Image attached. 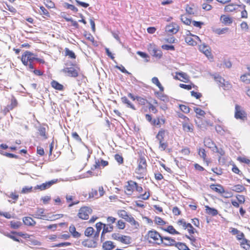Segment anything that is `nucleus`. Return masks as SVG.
I'll return each instance as SVG.
<instances>
[{
  "mask_svg": "<svg viewBox=\"0 0 250 250\" xmlns=\"http://www.w3.org/2000/svg\"><path fill=\"white\" fill-rule=\"evenodd\" d=\"M37 59L35 55L28 51H26L21 56V62L23 64L25 65H28V63H33V62Z\"/></svg>",
  "mask_w": 250,
  "mask_h": 250,
  "instance_id": "1",
  "label": "nucleus"
},
{
  "mask_svg": "<svg viewBox=\"0 0 250 250\" xmlns=\"http://www.w3.org/2000/svg\"><path fill=\"white\" fill-rule=\"evenodd\" d=\"M148 237L153 239L158 245L162 244L163 237L156 230H149L148 232Z\"/></svg>",
  "mask_w": 250,
  "mask_h": 250,
  "instance_id": "2",
  "label": "nucleus"
},
{
  "mask_svg": "<svg viewBox=\"0 0 250 250\" xmlns=\"http://www.w3.org/2000/svg\"><path fill=\"white\" fill-rule=\"evenodd\" d=\"M112 239L117 240L125 244L130 243V238L128 236L123 235L119 233H114L111 235Z\"/></svg>",
  "mask_w": 250,
  "mask_h": 250,
  "instance_id": "3",
  "label": "nucleus"
},
{
  "mask_svg": "<svg viewBox=\"0 0 250 250\" xmlns=\"http://www.w3.org/2000/svg\"><path fill=\"white\" fill-rule=\"evenodd\" d=\"M92 209L87 207H83L80 209L78 216L83 220H87L89 218V215L92 213Z\"/></svg>",
  "mask_w": 250,
  "mask_h": 250,
  "instance_id": "4",
  "label": "nucleus"
},
{
  "mask_svg": "<svg viewBox=\"0 0 250 250\" xmlns=\"http://www.w3.org/2000/svg\"><path fill=\"white\" fill-rule=\"evenodd\" d=\"M234 117L236 119L244 120L246 118V113L243 108L238 104L235 106Z\"/></svg>",
  "mask_w": 250,
  "mask_h": 250,
  "instance_id": "5",
  "label": "nucleus"
},
{
  "mask_svg": "<svg viewBox=\"0 0 250 250\" xmlns=\"http://www.w3.org/2000/svg\"><path fill=\"white\" fill-rule=\"evenodd\" d=\"M148 50L150 54L155 57L160 58L162 55L161 50L158 49L155 45L150 44Z\"/></svg>",
  "mask_w": 250,
  "mask_h": 250,
  "instance_id": "6",
  "label": "nucleus"
},
{
  "mask_svg": "<svg viewBox=\"0 0 250 250\" xmlns=\"http://www.w3.org/2000/svg\"><path fill=\"white\" fill-rule=\"evenodd\" d=\"M215 81L218 83L220 86L224 87V89L229 87V84L228 82L225 83V79L219 75H215L214 76Z\"/></svg>",
  "mask_w": 250,
  "mask_h": 250,
  "instance_id": "7",
  "label": "nucleus"
},
{
  "mask_svg": "<svg viewBox=\"0 0 250 250\" xmlns=\"http://www.w3.org/2000/svg\"><path fill=\"white\" fill-rule=\"evenodd\" d=\"M199 50L203 52L208 59L213 58L210 48L208 46L206 45L205 44H202L199 46Z\"/></svg>",
  "mask_w": 250,
  "mask_h": 250,
  "instance_id": "8",
  "label": "nucleus"
},
{
  "mask_svg": "<svg viewBox=\"0 0 250 250\" xmlns=\"http://www.w3.org/2000/svg\"><path fill=\"white\" fill-rule=\"evenodd\" d=\"M177 242L170 237L163 236L162 244L165 246H175Z\"/></svg>",
  "mask_w": 250,
  "mask_h": 250,
  "instance_id": "9",
  "label": "nucleus"
},
{
  "mask_svg": "<svg viewBox=\"0 0 250 250\" xmlns=\"http://www.w3.org/2000/svg\"><path fill=\"white\" fill-rule=\"evenodd\" d=\"M62 71L66 74L68 76L76 77L78 75L77 71L73 67H66Z\"/></svg>",
  "mask_w": 250,
  "mask_h": 250,
  "instance_id": "10",
  "label": "nucleus"
},
{
  "mask_svg": "<svg viewBox=\"0 0 250 250\" xmlns=\"http://www.w3.org/2000/svg\"><path fill=\"white\" fill-rule=\"evenodd\" d=\"M179 30L178 26L175 23H172L166 27V31L169 33L176 34Z\"/></svg>",
  "mask_w": 250,
  "mask_h": 250,
  "instance_id": "11",
  "label": "nucleus"
},
{
  "mask_svg": "<svg viewBox=\"0 0 250 250\" xmlns=\"http://www.w3.org/2000/svg\"><path fill=\"white\" fill-rule=\"evenodd\" d=\"M187 32L188 33L187 34V36L185 37V42L190 45L194 46L195 45L197 44L196 41L193 38H192L193 35L190 33V32L189 31H188Z\"/></svg>",
  "mask_w": 250,
  "mask_h": 250,
  "instance_id": "12",
  "label": "nucleus"
},
{
  "mask_svg": "<svg viewBox=\"0 0 250 250\" xmlns=\"http://www.w3.org/2000/svg\"><path fill=\"white\" fill-rule=\"evenodd\" d=\"M18 104L17 101L15 99V97L12 96L11 100V104H8L4 108V111L5 112H8L10 110H12L13 108H14L15 107L17 106Z\"/></svg>",
  "mask_w": 250,
  "mask_h": 250,
  "instance_id": "13",
  "label": "nucleus"
},
{
  "mask_svg": "<svg viewBox=\"0 0 250 250\" xmlns=\"http://www.w3.org/2000/svg\"><path fill=\"white\" fill-rule=\"evenodd\" d=\"M204 145L210 148L212 151L216 146L215 143L209 138H205L204 141Z\"/></svg>",
  "mask_w": 250,
  "mask_h": 250,
  "instance_id": "14",
  "label": "nucleus"
},
{
  "mask_svg": "<svg viewBox=\"0 0 250 250\" xmlns=\"http://www.w3.org/2000/svg\"><path fill=\"white\" fill-rule=\"evenodd\" d=\"M82 245L88 248H95L97 247V242L94 240H85L82 242Z\"/></svg>",
  "mask_w": 250,
  "mask_h": 250,
  "instance_id": "15",
  "label": "nucleus"
},
{
  "mask_svg": "<svg viewBox=\"0 0 250 250\" xmlns=\"http://www.w3.org/2000/svg\"><path fill=\"white\" fill-rule=\"evenodd\" d=\"M116 247L114 243L111 241H106L103 243L102 248L104 250H112Z\"/></svg>",
  "mask_w": 250,
  "mask_h": 250,
  "instance_id": "16",
  "label": "nucleus"
},
{
  "mask_svg": "<svg viewBox=\"0 0 250 250\" xmlns=\"http://www.w3.org/2000/svg\"><path fill=\"white\" fill-rule=\"evenodd\" d=\"M188 121L183 122L182 123L183 129L186 132H193V126L191 124L188 123Z\"/></svg>",
  "mask_w": 250,
  "mask_h": 250,
  "instance_id": "17",
  "label": "nucleus"
},
{
  "mask_svg": "<svg viewBox=\"0 0 250 250\" xmlns=\"http://www.w3.org/2000/svg\"><path fill=\"white\" fill-rule=\"evenodd\" d=\"M137 185V183L130 181L128 182V185L126 187V190L127 191L128 194H131L134 189H135V187Z\"/></svg>",
  "mask_w": 250,
  "mask_h": 250,
  "instance_id": "18",
  "label": "nucleus"
},
{
  "mask_svg": "<svg viewBox=\"0 0 250 250\" xmlns=\"http://www.w3.org/2000/svg\"><path fill=\"white\" fill-rule=\"evenodd\" d=\"M44 213V209L43 208H38L36 212L35 213V217L39 219H42L44 220H48L46 218V216L43 215Z\"/></svg>",
  "mask_w": 250,
  "mask_h": 250,
  "instance_id": "19",
  "label": "nucleus"
},
{
  "mask_svg": "<svg viewBox=\"0 0 250 250\" xmlns=\"http://www.w3.org/2000/svg\"><path fill=\"white\" fill-rule=\"evenodd\" d=\"M210 188L212 190L220 194H221L222 193V192H224V188L220 184H211L210 186Z\"/></svg>",
  "mask_w": 250,
  "mask_h": 250,
  "instance_id": "20",
  "label": "nucleus"
},
{
  "mask_svg": "<svg viewBox=\"0 0 250 250\" xmlns=\"http://www.w3.org/2000/svg\"><path fill=\"white\" fill-rule=\"evenodd\" d=\"M22 221L25 225L29 226H33L36 224V222L30 217H24Z\"/></svg>",
  "mask_w": 250,
  "mask_h": 250,
  "instance_id": "21",
  "label": "nucleus"
},
{
  "mask_svg": "<svg viewBox=\"0 0 250 250\" xmlns=\"http://www.w3.org/2000/svg\"><path fill=\"white\" fill-rule=\"evenodd\" d=\"M69 231L75 238H79L81 236V234L76 231V228L73 225L70 226L69 228Z\"/></svg>",
  "mask_w": 250,
  "mask_h": 250,
  "instance_id": "22",
  "label": "nucleus"
},
{
  "mask_svg": "<svg viewBox=\"0 0 250 250\" xmlns=\"http://www.w3.org/2000/svg\"><path fill=\"white\" fill-rule=\"evenodd\" d=\"M163 229L171 234H179L180 232L176 230L172 226H169L167 228H163Z\"/></svg>",
  "mask_w": 250,
  "mask_h": 250,
  "instance_id": "23",
  "label": "nucleus"
},
{
  "mask_svg": "<svg viewBox=\"0 0 250 250\" xmlns=\"http://www.w3.org/2000/svg\"><path fill=\"white\" fill-rule=\"evenodd\" d=\"M215 129L217 132L221 135H224L225 133L229 132L226 127L221 125H216L215 127Z\"/></svg>",
  "mask_w": 250,
  "mask_h": 250,
  "instance_id": "24",
  "label": "nucleus"
},
{
  "mask_svg": "<svg viewBox=\"0 0 250 250\" xmlns=\"http://www.w3.org/2000/svg\"><path fill=\"white\" fill-rule=\"evenodd\" d=\"M51 84L52 87L58 90H62L64 88L62 84H60L58 82L54 80H53L51 82Z\"/></svg>",
  "mask_w": 250,
  "mask_h": 250,
  "instance_id": "25",
  "label": "nucleus"
},
{
  "mask_svg": "<svg viewBox=\"0 0 250 250\" xmlns=\"http://www.w3.org/2000/svg\"><path fill=\"white\" fill-rule=\"evenodd\" d=\"M138 168L146 169V159L143 157H141L139 160Z\"/></svg>",
  "mask_w": 250,
  "mask_h": 250,
  "instance_id": "26",
  "label": "nucleus"
},
{
  "mask_svg": "<svg viewBox=\"0 0 250 250\" xmlns=\"http://www.w3.org/2000/svg\"><path fill=\"white\" fill-rule=\"evenodd\" d=\"M146 169L144 168H141L137 167L136 169L135 173L139 175V176H137L138 179L143 178L144 175L146 174Z\"/></svg>",
  "mask_w": 250,
  "mask_h": 250,
  "instance_id": "27",
  "label": "nucleus"
},
{
  "mask_svg": "<svg viewBox=\"0 0 250 250\" xmlns=\"http://www.w3.org/2000/svg\"><path fill=\"white\" fill-rule=\"evenodd\" d=\"M198 154L199 156L203 158L204 161L206 162L207 164H208V161L207 160L206 157V153L205 149L202 148H200L198 149Z\"/></svg>",
  "mask_w": 250,
  "mask_h": 250,
  "instance_id": "28",
  "label": "nucleus"
},
{
  "mask_svg": "<svg viewBox=\"0 0 250 250\" xmlns=\"http://www.w3.org/2000/svg\"><path fill=\"white\" fill-rule=\"evenodd\" d=\"M122 102L125 104L127 107H130L133 110H135V106L131 103L126 97H123L121 98Z\"/></svg>",
  "mask_w": 250,
  "mask_h": 250,
  "instance_id": "29",
  "label": "nucleus"
},
{
  "mask_svg": "<svg viewBox=\"0 0 250 250\" xmlns=\"http://www.w3.org/2000/svg\"><path fill=\"white\" fill-rule=\"evenodd\" d=\"M214 152L217 153L219 155V158L218 161L219 162H220L221 158V156H223L225 154V151L222 148H218L217 146L215 147V148L213 149V151Z\"/></svg>",
  "mask_w": 250,
  "mask_h": 250,
  "instance_id": "30",
  "label": "nucleus"
},
{
  "mask_svg": "<svg viewBox=\"0 0 250 250\" xmlns=\"http://www.w3.org/2000/svg\"><path fill=\"white\" fill-rule=\"evenodd\" d=\"M221 20L225 24H229L232 22V19L230 17L225 15L221 16Z\"/></svg>",
  "mask_w": 250,
  "mask_h": 250,
  "instance_id": "31",
  "label": "nucleus"
},
{
  "mask_svg": "<svg viewBox=\"0 0 250 250\" xmlns=\"http://www.w3.org/2000/svg\"><path fill=\"white\" fill-rule=\"evenodd\" d=\"M151 81L153 84L156 85L158 87V88H159L161 92H163L164 91V88L161 84V83H160L158 78L156 77L152 78Z\"/></svg>",
  "mask_w": 250,
  "mask_h": 250,
  "instance_id": "32",
  "label": "nucleus"
},
{
  "mask_svg": "<svg viewBox=\"0 0 250 250\" xmlns=\"http://www.w3.org/2000/svg\"><path fill=\"white\" fill-rule=\"evenodd\" d=\"M177 224L179 226H182L184 229L191 227V224L190 223H187L184 219L179 220Z\"/></svg>",
  "mask_w": 250,
  "mask_h": 250,
  "instance_id": "33",
  "label": "nucleus"
},
{
  "mask_svg": "<svg viewBox=\"0 0 250 250\" xmlns=\"http://www.w3.org/2000/svg\"><path fill=\"white\" fill-rule=\"evenodd\" d=\"M175 247L179 250H190L185 243L182 242H177Z\"/></svg>",
  "mask_w": 250,
  "mask_h": 250,
  "instance_id": "34",
  "label": "nucleus"
},
{
  "mask_svg": "<svg viewBox=\"0 0 250 250\" xmlns=\"http://www.w3.org/2000/svg\"><path fill=\"white\" fill-rule=\"evenodd\" d=\"M113 229V226L111 224H108L106 225L105 224L104 225V228L103 230V234H104L107 232H111Z\"/></svg>",
  "mask_w": 250,
  "mask_h": 250,
  "instance_id": "35",
  "label": "nucleus"
},
{
  "mask_svg": "<svg viewBox=\"0 0 250 250\" xmlns=\"http://www.w3.org/2000/svg\"><path fill=\"white\" fill-rule=\"evenodd\" d=\"M206 208L207 213L209 215L215 216L218 213L217 210L214 208H211L208 206H206Z\"/></svg>",
  "mask_w": 250,
  "mask_h": 250,
  "instance_id": "36",
  "label": "nucleus"
},
{
  "mask_svg": "<svg viewBox=\"0 0 250 250\" xmlns=\"http://www.w3.org/2000/svg\"><path fill=\"white\" fill-rule=\"evenodd\" d=\"M126 221L130 223L131 225H134L136 228L139 226V223L131 216H127V218H126Z\"/></svg>",
  "mask_w": 250,
  "mask_h": 250,
  "instance_id": "37",
  "label": "nucleus"
},
{
  "mask_svg": "<svg viewBox=\"0 0 250 250\" xmlns=\"http://www.w3.org/2000/svg\"><path fill=\"white\" fill-rule=\"evenodd\" d=\"M240 79L243 82L247 84L250 83V74L249 73L242 75Z\"/></svg>",
  "mask_w": 250,
  "mask_h": 250,
  "instance_id": "38",
  "label": "nucleus"
},
{
  "mask_svg": "<svg viewBox=\"0 0 250 250\" xmlns=\"http://www.w3.org/2000/svg\"><path fill=\"white\" fill-rule=\"evenodd\" d=\"M229 30V28L227 27L223 28H215L213 30V32L218 34L221 35L226 33Z\"/></svg>",
  "mask_w": 250,
  "mask_h": 250,
  "instance_id": "39",
  "label": "nucleus"
},
{
  "mask_svg": "<svg viewBox=\"0 0 250 250\" xmlns=\"http://www.w3.org/2000/svg\"><path fill=\"white\" fill-rule=\"evenodd\" d=\"M232 190L237 192H241L245 189V188L241 185H235L231 188Z\"/></svg>",
  "mask_w": 250,
  "mask_h": 250,
  "instance_id": "40",
  "label": "nucleus"
},
{
  "mask_svg": "<svg viewBox=\"0 0 250 250\" xmlns=\"http://www.w3.org/2000/svg\"><path fill=\"white\" fill-rule=\"evenodd\" d=\"M165 131L164 130H160L157 135H156V138L159 140V142H163L164 138L165 137Z\"/></svg>",
  "mask_w": 250,
  "mask_h": 250,
  "instance_id": "41",
  "label": "nucleus"
},
{
  "mask_svg": "<svg viewBox=\"0 0 250 250\" xmlns=\"http://www.w3.org/2000/svg\"><path fill=\"white\" fill-rule=\"evenodd\" d=\"M65 54L66 56H69L71 59H75L76 55L75 53L71 50H69L68 48H65Z\"/></svg>",
  "mask_w": 250,
  "mask_h": 250,
  "instance_id": "42",
  "label": "nucleus"
},
{
  "mask_svg": "<svg viewBox=\"0 0 250 250\" xmlns=\"http://www.w3.org/2000/svg\"><path fill=\"white\" fill-rule=\"evenodd\" d=\"M38 131L40 135L43 137L44 139H47V137L46 135V129L43 126H40L38 128Z\"/></svg>",
  "mask_w": 250,
  "mask_h": 250,
  "instance_id": "43",
  "label": "nucleus"
},
{
  "mask_svg": "<svg viewBox=\"0 0 250 250\" xmlns=\"http://www.w3.org/2000/svg\"><path fill=\"white\" fill-rule=\"evenodd\" d=\"M181 20L182 22L186 25H190L192 22L191 19L188 18L185 15L182 16Z\"/></svg>",
  "mask_w": 250,
  "mask_h": 250,
  "instance_id": "44",
  "label": "nucleus"
},
{
  "mask_svg": "<svg viewBox=\"0 0 250 250\" xmlns=\"http://www.w3.org/2000/svg\"><path fill=\"white\" fill-rule=\"evenodd\" d=\"M94 232V229L92 227H88L84 231V234L87 237L91 236Z\"/></svg>",
  "mask_w": 250,
  "mask_h": 250,
  "instance_id": "45",
  "label": "nucleus"
},
{
  "mask_svg": "<svg viewBox=\"0 0 250 250\" xmlns=\"http://www.w3.org/2000/svg\"><path fill=\"white\" fill-rule=\"evenodd\" d=\"M21 225V223L19 221H11L10 223L11 227L14 229H17L19 228Z\"/></svg>",
  "mask_w": 250,
  "mask_h": 250,
  "instance_id": "46",
  "label": "nucleus"
},
{
  "mask_svg": "<svg viewBox=\"0 0 250 250\" xmlns=\"http://www.w3.org/2000/svg\"><path fill=\"white\" fill-rule=\"evenodd\" d=\"M222 197L225 198H230L233 196V193L231 191L225 190L224 189V192L221 193Z\"/></svg>",
  "mask_w": 250,
  "mask_h": 250,
  "instance_id": "47",
  "label": "nucleus"
},
{
  "mask_svg": "<svg viewBox=\"0 0 250 250\" xmlns=\"http://www.w3.org/2000/svg\"><path fill=\"white\" fill-rule=\"evenodd\" d=\"M235 10V6L232 4H229L225 6V11L226 12H231Z\"/></svg>",
  "mask_w": 250,
  "mask_h": 250,
  "instance_id": "48",
  "label": "nucleus"
},
{
  "mask_svg": "<svg viewBox=\"0 0 250 250\" xmlns=\"http://www.w3.org/2000/svg\"><path fill=\"white\" fill-rule=\"evenodd\" d=\"M64 6L67 9H70L74 12H77L78 11V9L74 5L68 3H65Z\"/></svg>",
  "mask_w": 250,
  "mask_h": 250,
  "instance_id": "49",
  "label": "nucleus"
},
{
  "mask_svg": "<svg viewBox=\"0 0 250 250\" xmlns=\"http://www.w3.org/2000/svg\"><path fill=\"white\" fill-rule=\"evenodd\" d=\"M155 223L158 225H164L165 224V222L160 217L156 216L154 219Z\"/></svg>",
  "mask_w": 250,
  "mask_h": 250,
  "instance_id": "50",
  "label": "nucleus"
},
{
  "mask_svg": "<svg viewBox=\"0 0 250 250\" xmlns=\"http://www.w3.org/2000/svg\"><path fill=\"white\" fill-rule=\"evenodd\" d=\"M72 137L74 139H75L77 142L83 143L82 139L76 132H73L72 133Z\"/></svg>",
  "mask_w": 250,
  "mask_h": 250,
  "instance_id": "51",
  "label": "nucleus"
},
{
  "mask_svg": "<svg viewBox=\"0 0 250 250\" xmlns=\"http://www.w3.org/2000/svg\"><path fill=\"white\" fill-rule=\"evenodd\" d=\"M194 110L197 115H199L201 116H204V115L205 114V112L199 108L194 107Z\"/></svg>",
  "mask_w": 250,
  "mask_h": 250,
  "instance_id": "52",
  "label": "nucleus"
},
{
  "mask_svg": "<svg viewBox=\"0 0 250 250\" xmlns=\"http://www.w3.org/2000/svg\"><path fill=\"white\" fill-rule=\"evenodd\" d=\"M32 187H24L22 188L21 193L22 194H25L31 192L32 191Z\"/></svg>",
  "mask_w": 250,
  "mask_h": 250,
  "instance_id": "53",
  "label": "nucleus"
},
{
  "mask_svg": "<svg viewBox=\"0 0 250 250\" xmlns=\"http://www.w3.org/2000/svg\"><path fill=\"white\" fill-rule=\"evenodd\" d=\"M176 75L180 76L183 80H185V81H184L185 82H186V81L188 80L189 77H188V75L185 73L178 72V73H176Z\"/></svg>",
  "mask_w": 250,
  "mask_h": 250,
  "instance_id": "54",
  "label": "nucleus"
},
{
  "mask_svg": "<svg viewBox=\"0 0 250 250\" xmlns=\"http://www.w3.org/2000/svg\"><path fill=\"white\" fill-rule=\"evenodd\" d=\"M44 3L47 7L49 8H53L55 4L50 0H44Z\"/></svg>",
  "mask_w": 250,
  "mask_h": 250,
  "instance_id": "55",
  "label": "nucleus"
},
{
  "mask_svg": "<svg viewBox=\"0 0 250 250\" xmlns=\"http://www.w3.org/2000/svg\"><path fill=\"white\" fill-rule=\"evenodd\" d=\"M47 188H48L47 187L46 183H42L40 185H37L34 188L35 189H40L41 190H43Z\"/></svg>",
  "mask_w": 250,
  "mask_h": 250,
  "instance_id": "56",
  "label": "nucleus"
},
{
  "mask_svg": "<svg viewBox=\"0 0 250 250\" xmlns=\"http://www.w3.org/2000/svg\"><path fill=\"white\" fill-rule=\"evenodd\" d=\"M180 108L183 112L188 113L190 111V108L188 106L185 105L181 104L180 105Z\"/></svg>",
  "mask_w": 250,
  "mask_h": 250,
  "instance_id": "57",
  "label": "nucleus"
},
{
  "mask_svg": "<svg viewBox=\"0 0 250 250\" xmlns=\"http://www.w3.org/2000/svg\"><path fill=\"white\" fill-rule=\"evenodd\" d=\"M136 100L138 103L141 105H145L147 103V100L141 97H136Z\"/></svg>",
  "mask_w": 250,
  "mask_h": 250,
  "instance_id": "58",
  "label": "nucleus"
},
{
  "mask_svg": "<svg viewBox=\"0 0 250 250\" xmlns=\"http://www.w3.org/2000/svg\"><path fill=\"white\" fill-rule=\"evenodd\" d=\"M40 13L41 15H44L46 16L49 17V13L43 6H41L40 7Z\"/></svg>",
  "mask_w": 250,
  "mask_h": 250,
  "instance_id": "59",
  "label": "nucleus"
},
{
  "mask_svg": "<svg viewBox=\"0 0 250 250\" xmlns=\"http://www.w3.org/2000/svg\"><path fill=\"white\" fill-rule=\"evenodd\" d=\"M5 236L12 239V240H13L14 241H17V242H19V239L18 238H17V237H16L15 236L10 234L9 233H8V232H4L2 233Z\"/></svg>",
  "mask_w": 250,
  "mask_h": 250,
  "instance_id": "60",
  "label": "nucleus"
},
{
  "mask_svg": "<svg viewBox=\"0 0 250 250\" xmlns=\"http://www.w3.org/2000/svg\"><path fill=\"white\" fill-rule=\"evenodd\" d=\"M118 214L120 217L124 218L125 220L126 218H127V216H129V215H127L126 211L124 210L119 211Z\"/></svg>",
  "mask_w": 250,
  "mask_h": 250,
  "instance_id": "61",
  "label": "nucleus"
},
{
  "mask_svg": "<svg viewBox=\"0 0 250 250\" xmlns=\"http://www.w3.org/2000/svg\"><path fill=\"white\" fill-rule=\"evenodd\" d=\"M236 198L237 199L238 202L240 204H244L245 202V198L244 195H237L236 196Z\"/></svg>",
  "mask_w": 250,
  "mask_h": 250,
  "instance_id": "62",
  "label": "nucleus"
},
{
  "mask_svg": "<svg viewBox=\"0 0 250 250\" xmlns=\"http://www.w3.org/2000/svg\"><path fill=\"white\" fill-rule=\"evenodd\" d=\"M117 226L118 229H123L125 228V223L123 220H119L117 224Z\"/></svg>",
  "mask_w": 250,
  "mask_h": 250,
  "instance_id": "63",
  "label": "nucleus"
},
{
  "mask_svg": "<svg viewBox=\"0 0 250 250\" xmlns=\"http://www.w3.org/2000/svg\"><path fill=\"white\" fill-rule=\"evenodd\" d=\"M115 159L119 163V164H121L123 163V158L119 154L115 155Z\"/></svg>",
  "mask_w": 250,
  "mask_h": 250,
  "instance_id": "64",
  "label": "nucleus"
}]
</instances>
